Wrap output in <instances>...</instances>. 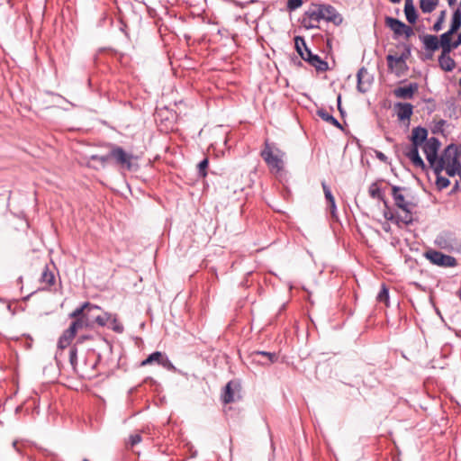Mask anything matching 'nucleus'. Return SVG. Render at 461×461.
Masks as SVG:
<instances>
[{
	"label": "nucleus",
	"instance_id": "nucleus-1",
	"mask_svg": "<svg viewBox=\"0 0 461 461\" xmlns=\"http://www.w3.org/2000/svg\"><path fill=\"white\" fill-rule=\"evenodd\" d=\"M410 140L411 145L407 147L404 152L405 156L411 161L414 167L425 169L426 165L419 154V148L429 140L427 129L421 126L413 128Z\"/></svg>",
	"mask_w": 461,
	"mask_h": 461
},
{
	"label": "nucleus",
	"instance_id": "nucleus-2",
	"mask_svg": "<svg viewBox=\"0 0 461 461\" xmlns=\"http://www.w3.org/2000/svg\"><path fill=\"white\" fill-rule=\"evenodd\" d=\"M260 156L273 173H280L285 167L284 158L285 153L267 139L264 142V148Z\"/></svg>",
	"mask_w": 461,
	"mask_h": 461
},
{
	"label": "nucleus",
	"instance_id": "nucleus-3",
	"mask_svg": "<svg viewBox=\"0 0 461 461\" xmlns=\"http://www.w3.org/2000/svg\"><path fill=\"white\" fill-rule=\"evenodd\" d=\"M405 190V187L396 185L392 186V196L394 201V204L404 212V215L402 216L397 215L396 224L399 227H402V225L407 226L413 222V217L411 210L412 203L405 200V196L403 194V191Z\"/></svg>",
	"mask_w": 461,
	"mask_h": 461
},
{
	"label": "nucleus",
	"instance_id": "nucleus-4",
	"mask_svg": "<svg viewBox=\"0 0 461 461\" xmlns=\"http://www.w3.org/2000/svg\"><path fill=\"white\" fill-rule=\"evenodd\" d=\"M99 312H101V308L99 306L86 302L69 313V318L79 321L82 329L93 328Z\"/></svg>",
	"mask_w": 461,
	"mask_h": 461
},
{
	"label": "nucleus",
	"instance_id": "nucleus-5",
	"mask_svg": "<svg viewBox=\"0 0 461 461\" xmlns=\"http://www.w3.org/2000/svg\"><path fill=\"white\" fill-rule=\"evenodd\" d=\"M295 50L301 58L314 67L318 71L324 72L329 68L328 63L319 55L313 54L306 46L305 41L301 36L294 38Z\"/></svg>",
	"mask_w": 461,
	"mask_h": 461
},
{
	"label": "nucleus",
	"instance_id": "nucleus-6",
	"mask_svg": "<svg viewBox=\"0 0 461 461\" xmlns=\"http://www.w3.org/2000/svg\"><path fill=\"white\" fill-rule=\"evenodd\" d=\"M112 159L122 169L135 171L139 166L137 164L138 157L126 152L122 147L110 144Z\"/></svg>",
	"mask_w": 461,
	"mask_h": 461
},
{
	"label": "nucleus",
	"instance_id": "nucleus-7",
	"mask_svg": "<svg viewBox=\"0 0 461 461\" xmlns=\"http://www.w3.org/2000/svg\"><path fill=\"white\" fill-rule=\"evenodd\" d=\"M100 360L101 356L99 354H95L94 350L88 352L83 361V365L77 368L76 373L85 379L90 380L96 377L97 373L95 369Z\"/></svg>",
	"mask_w": 461,
	"mask_h": 461
},
{
	"label": "nucleus",
	"instance_id": "nucleus-8",
	"mask_svg": "<svg viewBox=\"0 0 461 461\" xmlns=\"http://www.w3.org/2000/svg\"><path fill=\"white\" fill-rule=\"evenodd\" d=\"M435 245L447 251H459L461 249V242L457 240L455 232L450 230L441 231L434 240Z\"/></svg>",
	"mask_w": 461,
	"mask_h": 461
},
{
	"label": "nucleus",
	"instance_id": "nucleus-9",
	"mask_svg": "<svg viewBox=\"0 0 461 461\" xmlns=\"http://www.w3.org/2000/svg\"><path fill=\"white\" fill-rule=\"evenodd\" d=\"M424 257L428 259L432 265L440 267H454L457 266V260L456 258L443 254L440 251L436 249H428L424 252Z\"/></svg>",
	"mask_w": 461,
	"mask_h": 461
},
{
	"label": "nucleus",
	"instance_id": "nucleus-10",
	"mask_svg": "<svg viewBox=\"0 0 461 461\" xmlns=\"http://www.w3.org/2000/svg\"><path fill=\"white\" fill-rule=\"evenodd\" d=\"M323 17V14L320 7H318V4H312L303 14L302 24L306 29L318 28V23Z\"/></svg>",
	"mask_w": 461,
	"mask_h": 461
},
{
	"label": "nucleus",
	"instance_id": "nucleus-11",
	"mask_svg": "<svg viewBox=\"0 0 461 461\" xmlns=\"http://www.w3.org/2000/svg\"><path fill=\"white\" fill-rule=\"evenodd\" d=\"M70 323L69 327L64 330L62 335L59 337L58 341V347L59 348H66L68 347L73 340V339L76 337L78 330H83L80 326V322L77 321L75 319Z\"/></svg>",
	"mask_w": 461,
	"mask_h": 461
},
{
	"label": "nucleus",
	"instance_id": "nucleus-12",
	"mask_svg": "<svg viewBox=\"0 0 461 461\" xmlns=\"http://www.w3.org/2000/svg\"><path fill=\"white\" fill-rule=\"evenodd\" d=\"M454 157H458L457 147L455 144H449L438 158V165L435 168V175L441 174L444 167L451 162Z\"/></svg>",
	"mask_w": 461,
	"mask_h": 461
},
{
	"label": "nucleus",
	"instance_id": "nucleus-13",
	"mask_svg": "<svg viewBox=\"0 0 461 461\" xmlns=\"http://www.w3.org/2000/svg\"><path fill=\"white\" fill-rule=\"evenodd\" d=\"M153 363H157L158 366H161L167 370L175 369V366L168 357L160 351H155L151 353L145 360L141 362V366H148Z\"/></svg>",
	"mask_w": 461,
	"mask_h": 461
},
{
	"label": "nucleus",
	"instance_id": "nucleus-14",
	"mask_svg": "<svg viewBox=\"0 0 461 461\" xmlns=\"http://www.w3.org/2000/svg\"><path fill=\"white\" fill-rule=\"evenodd\" d=\"M357 89L360 93H366L374 81L373 76L368 72L367 68L362 67L358 69L357 74Z\"/></svg>",
	"mask_w": 461,
	"mask_h": 461
},
{
	"label": "nucleus",
	"instance_id": "nucleus-15",
	"mask_svg": "<svg viewBox=\"0 0 461 461\" xmlns=\"http://www.w3.org/2000/svg\"><path fill=\"white\" fill-rule=\"evenodd\" d=\"M252 363L260 366H270L276 362L277 355L276 353L256 350L250 354Z\"/></svg>",
	"mask_w": 461,
	"mask_h": 461
},
{
	"label": "nucleus",
	"instance_id": "nucleus-16",
	"mask_svg": "<svg viewBox=\"0 0 461 461\" xmlns=\"http://www.w3.org/2000/svg\"><path fill=\"white\" fill-rule=\"evenodd\" d=\"M240 389V385L236 381H230L224 387V391L221 394V401L224 404L231 403L240 398L239 395L236 396V392H239Z\"/></svg>",
	"mask_w": 461,
	"mask_h": 461
},
{
	"label": "nucleus",
	"instance_id": "nucleus-17",
	"mask_svg": "<svg viewBox=\"0 0 461 461\" xmlns=\"http://www.w3.org/2000/svg\"><path fill=\"white\" fill-rule=\"evenodd\" d=\"M318 7L321 10L323 14L322 20L327 22H330L335 25H339L343 22L342 16L337 12L336 8L330 5H320L318 4Z\"/></svg>",
	"mask_w": 461,
	"mask_h": 461
},
{
	"label": "nucleus",
	"instance_id": "nucleus-18",
	"mask_svg": "<svg viewBox=\"0 0 461 461\" xmlns=\"http://www.w3.org/2000/svg\"><path fill=\"white\" fill-rule=\"evenodd\" d=\"M40 283L42 285L41 290L51 291L52 286L56 284V276L54 271H51L48 266H45L42 269Z\"/></svg>",
	"mask_w": 461,
	"mask_h": 461
},
{
	"label": "nucleus",
	"instance_id": "nucleus-19",
	"mask_svg": "<svg viewBox=\"0 0 461 461\" xmlns=\"http://www.w3.org/2000/svg\"><path fill=\"white\" fill-rule=\"evenodd\" d=\"M418 90L417 83H410L408 86H400L394 89L393 94L397 98L411 99Z\"/></svg>",
	"mask_w": 461,
	"mask_h": 461
},
{
	"label": "nucleus",
	"instance_id": "nucleus-20",
	"mask_svg": "<svg viewBox=\"0 0 461 461\" xmlns=\"http://www.w3.org/2000/svg\"><path fill=\"white\" fill-rule=\"evenodd\" d=\"M380 182L381 181H376V182L372 183L369 185L368 194L371 198L377 199V200L383 202V203L384 204V207H388V202L385 199L384 191L380 187Z\"/></svg>",
	"mask_w": 461,
	"mask_h": 461
},
{
	"label": "nucleus",
	"instance_id": "nucleus-21",
	"mask_svg": "<svg viewBox=\"0 0 461 461\" xmlns=\"http://www.w3.org/2000/svg\"><path fill=\"white\" fill-rule=\"evenodd\" d=\"M451 51H442L438 57V64L442 70L446 72L452 71L456 67V62L449 55Z\"/></svg>",
	"mask_w": 461,
	"mask_h": 461
},
{
	"label": "nucleus",
	"instance_id": "nucleus-22",
	"mask_svg": "<svg viewBox=\"0 0 461 461\" xmlns=\"http://www.w3.org/2000/svg\"><path fill=\"white\" fill-rule=\"evenodd\" d=\"M400 121L409 120L413 113V106L409 103H398L395 105Z\"/></svg>",
	"mask_w": 461,
	"mask_h": 461
},
{
	"label": "nucleus",
	"instance_id": "nucleus-23",
	"mask_svg": "<svg viewBox=\"0 0 461 461\" xmlns=\"http://www.w3.org/2000/svg\"><path fill=\"white\" fill-rule=\"evenodd\" d=\"M384 22L385 25L393 32L395 36L402 35V30L405 25L403 22L390 16H386Z\"/></svg>",
	"mask_w": 461,
	"mask_h": 461
},
{
	"label": "nucleus",
	"instance_id": "nucleus-24",
	"mask_svg": "<svg viewBox=\"0 0 461 461\" xmlns=\"http://www.w3.org/2000/svg\"><path fill=\"white\" fill-rule=\"evenodd\" d=\"M420 39L425 50L428 51L434 52L440 47L438 39L435 35L426 34L422 36Z\"/></svg>",
	"mask_w": 461,
	"mask_h": 461
},
{
	"label": "nucleus",
	"instance_id": "nucleus-25",
	"mask_svg": "<svg viewBox=\"0 0 461 461\" xmlns=\"http://www.w3.org/2000/svg\"><path fill=\"white\" fill-rule=\"evenodd\" d=\"M404 13L407 21L410 23H415L418 18V14L413 5L412 0H405Z\"/></svg>",
	"mask_w": 461,
	"mask_h": 461
},
{
	"label": "nucleus",
	"instance_id": "nucleus-26",
	"mask_svg": "<svg viewBox=\"0 0 461 461\" xmlns=\"http://www.w3.org/2000/svg\"><path fill=\"white\" fill-rule=\"evenodd\" d=\"M316 114L320 118H321L323 121L327 122L328 123H330L339 129L342 128L340 123L339 122V121L333 115H331L326 109H324V108L318 109L316 112Z\"/></svg>",
	"mask_w": 461,
	"mask_h": 461
},
{
	"label": "nucleus",
	"instance_id": "nucleus-27",
	"mask_svg": "<svg viewBox=\"0 0 461 461\" xmlns=\"http://www.w3.org/2000/svg\"><path fill=\"white\" fill-rule=\"evenodd\" d=\"M440 141L436 137H431L424 143L422 149L424 153L438 154Z\"/></svg>",
	"mask_w": 461,
	"mask_h": 461
},
{
	"label": "nucleus",
	"instance_id": "nucleus-28",
	"mask_svg": "<svg viewBox=\"0 0 461 461\" xmlns=\"http://www.w3.org/2000/svg\"><path fill=\"white\" fill-rule=\"evenodd\" d=\"M454 33H456V32L449 29L447 32L440 35V40L438 41L442 51H451V37Z\"/></svg>",
	"mask_w": 461,
	"mask_h": 461
},
{
	"label": "nucleus",
	"instance_id": "nucleus-29",
	"mask_svg": "<svg viewBox=\"0 0 461 461\" xmlns=\"http://www.w3.org/2000/svg\"><path fill=\"white\" fill-rule=\"evenodd\" d=\"M438 5V0H420V7L424 14H430Z\"/></svg>",
	"mask_w": 461,
	"mask_h": 461
},
{
	"label": "nucleus",
	"instance_id": "nucleus-30",
	"mask_svg": "<svg viewBox=\"0 0 461 461\" xmlns=\"http://www.w3.org/2000/svg\"><path fill=\"white\" fill-rule=\"evenodd\" d=\"M390 297H389V289L387 287V285L384 283L382 284L381 285V290L380 292L378 293L377 296H376V301L378 303H383L385 304V306H389L390 304V301H389Z\"/></svg>",
	"mask_w": 461,
	"mask_h": 461
},
{
	"label": "nucleus",
	"instance_id": "nucleus-31",
	"mask_svg": "<svg viewBox=\"0 0 461 461\" xmlns=\"http://www.w3.org/2000/svg\"><path fill=\"white\" fill-rule=\"evenodd\" d=\"M461 27V10L457 8L452 15L450 30L457 32Z\"/></svg>",
	"mask_w": 461,
	"mask_h": 461
},
{
	"label": "nucleus",
	"instance_id": "nucleus-32",
	"mask_svg": "<svg viewBox=\"0 0 461 461\" xmlns=\"http://www.w3.org/2000/svg\"><path fill=\"white\" fill-rule=\"evenodd\" d=\"M110 318H111V315L108 312H99L95 318V325H98L99 327H104L107 324Z\"/></svg>",
	"mask_w": 461,
	"mask_h": 461
},
{
	"label": "nucleus",
	"instance_id": "nucleus-33",
	"mask_svg": "<svg viewBox=\"0 0 461 461\" xmlns=\"http://www.w3.org/2000/svg\"><path fill=\"white\" fill-rule=\"evenodd\" d=\"M404 59H405L404 55H402L400 57H396V56H393V55H388L386 57L388 68L390 69H393L394 64L403 63L404 62Z\"/></svg>",
	"mask_w": 461,
	"mask_h": 461
},
{
	"label": "nucleus",
	"instance_id": "nucleus-34",
	"mask_svg": "<svg viewBox=\"0 0 461 461\" xmlns=\"http://www.w3.org/2000/svg\"><path fill=\"white\" fill-rule=\"evenodd\" d=\"M446 11L443 10L440 12L436 23H434L433 27H432V30L436 32H439L441 29H442V26H443V23L445 22V19H446Z\"/></svg>",
	"mask_w": 461,
	"mask_h": 461
},
{
	"label": "nucleus",
	"instance_id": "nucleus-35",
	"mask_svg": "<svg viewBox=\"0 0 461 461\" xmlns=\"http://www.w3.org/2000/svg\"><path fill=\"white\" fill-rule=\"evenodd\" d=\"M91 160L99 162L102 166H104L109 160L112 159L111 151L106 155H92Z\"/></svg>",
	"mask_w": 461,
	"mask_h": 461
},
{
	"label": "nucleus",
	"instance_id": "nucleus-36",
	"mask_svg": "<svg viewBox=\"0 0 461 461\" xmlns=\"http://www.w3.org/2000/svg\"><path fill=\"white\" fill-rule=\"evenodd\" d=\"M436 185L438 190H443L450 185V181L447 177L442 176L440 174L436 175Z\"/></svg>",
	"mask_w": 461,
	"mask_h": 461
},
{
	"label": "nucleus",
	"instance_id": "nucleus-37",
	"mask_svg": "<svg viewBox=\"0 0 461 461\" xmlns=\"http://www.w3.org/2000/svg\"><path fill=\"white\" fill-rule=\"evenodd\" d=\"M77 349L74 346L69 350V362H70L75 372H77V370L78 368V366L77 365Z\"/></svg>",
	"mask_w": 461,
	"mask_h": 461
},
{
	"label": "nucleus",
	"instance_id": "nucleus-38",
	"mask_svg": "<svg viewBox=\"0 0 461 461\" xmlns=\"http://www.w3.org/2000/svg\"><path fill=\"white\" fill-rule=\"evenodd\" d=\"M209 165V160L207 158H203L199 164H198V175L202 177H205L207 176V167Z\"/></svg>",
	"mask_w": 461,
	"mask_h": 461
},
{
	"label": "nucleus",
	"instance_id": "nucleus-39",
	"mask_svg": "<svg viewBox=\"0 0 461 461\" xmlns=\"http://www.w3.org/2000/svg\"><path fill=\"white\" fill-rule=\"evenodd\" d=\"M142 440V437L140 433L131 434L129 437V440L127 442V447H133L135 445L140 443Z\"/></svg>",
	"mask_w": 461,
	"mask_h": 461
},
{
	"label": "nucleus",
	"instance_id": "nucleus-40",
	"mask_svg": "<svg viewBox=\"0 0 461 461\" xmlns=\"http://www.w3.org/2000/svg\"><path fill=\"white\" fill-rule=\"evenodd\" d=\"M321 187L323 189V193H324V195H325V198H326L328 203L334 202L335 198L331 193V190L324 181L321 182Z\"/></svg>",
	"mask_w": 461,
	"mask_h": 461
},
{
	"label": "nucleus",
	"instance_id": "nucleus-41",
	"mask_svg": "<svg viewBox=\"0 0 461 461\" xmlns=\"http://www.w3.org/2000/svg\"><path fill=\"white\" fill-rule=\"evenodd\" d=\"M425 155H426V158H427L428 162L429 163L430 167L435 172V168L437 167L438 160V154L425 153Z\"/></svg>",
	"mask_w": 461,
	"mask_h": 461
},
{
	"label": "nucleus",
	"instance_id": "nucleus-42",
	"mask_svg": "<svg viewBox=\"0 0 461 461\" xmlns=\"http://www.w3.org/2000/svg\"><path fill=\"white\" fill-rule=\"evenodd\" d=\"M303 5V0H287V9L294 11Z\"/></svg>",
	"mask_w": 461,
	"mask_h": 461
},
{
	"label": "nucleus",
	"instance_id": "nucleus-43",
	"mask_svg": "<svg viewBox=\"0 0 461 461\" xmlns=\"http://www.w3.org/2000/svg\"><path fill=\"white\" fill-rule=\"evenodd\" d=\"M384 219H386L387 221H393L395 224H396V219H397V215H394L389 209V206L388 207H385V210L384 212Z\"/></svg>",
	"mask_w": 461,
	"mask_h": 461
},
{
	"label": "nucleus",
	"instance_id": "nucleus-44",
	"mask_svg": "<svg viewBox=\"0 0 461 461\" xmlns=\"http://www.w3.org/2000/svg\"><path fill=\"white\" fill-rule=\"evenodd\" d=\"M12 448L15 452V454H16V456L18 457H21L23 456V451H22L21 447L19 446V441L18 440H14L13 442Z\"/></svg>",
	"mask_w": 461,
	"mask_h": 461
},
{
	"label": "nucleus",
	"instance_id": "nucleus-45",
	"mask_svg": "<svg viewBox=\"0 0 461 461\" xmlns=\"http://www.w3.org/2000/svg\"><path fill=\"white\" fill-rule=\"evenodd\" d=\"M329 208H330V211L331 217L334 218V219H337L338 218V214H337V206H336L335 201L330 203H329Z\"/></svg>",
	"mask_w": 461,
	"mask_h": 461
},
{
	"label": "nucleus",
	"instance_id": "nucleus-46",
	"mask_svg": "<svg viewBox=\"0 0 461 461\" xmlns=\"http://www.w3.org/2000/svg\"><path fill=\"white\" fill-rule=\"evenodd\" d=\"M444 169L446 170L447 174L449 176H454L458 174L459 170L456 169L455 167H450V166H446L444 167Z\"/></svg>",
	"mask_w": 461,
	"mask_h": 461
},
{
	"label": "nucleus",
	"instance_id": "nucleus-47",
	"mask_svg": "<svg viewBox=\"0 0 461 461\" xmlns=\"http://www.w3.org/2000/svg\"><path fill=\"white\" fill-rule=\"evenodd\" d=\"M447 166L453 167L457 170H461V163L458 160V157H454V158Z\"/></svg>",
	"mask_w": 461,
	"mask_h": 461
},
{
	"label": "nucleus",
	"instance_id": "nucleus-48",
	"mask_svg": "<svg viewBox=\"0 0 461 461\" xmlns=\"http://www.w3.org/2000/svg\"><path fill=\"white\" fill-rule=\"evenodd\" d=\"M413 30L411 26H408V25H404V28L402 30V35H405V37L408 39L410 38L411 35H413Z\"/></svg>",
	"mask_w": 461,
	"mask_h": 461
},
{
	"label": "nucleus",
	"instance_id": "nucleus-49",
	"mask_svg": "<svg viewBox=\"0 0 461 461\" xmlns=\"http://www.w3.org/2000/svg\"><path fill=\"white\" fill-rule=\"evenodd\" d=\"M459 45H461V32L458 34L456 40L452 41L451 50L456 49Z\"/></svg>",
	"mask_w": 461,
	"mask_h": 461
},
{
	"label": "nucleus",
	"instance_id": "nucleus-50",
	"mask_svg": "<svg viewBox=\"0 0 461 461\" xmlns=\"http://www.w3.org/2000/svg\"><path fill=\"white\" fill-rule=\"evenodd\" d=\"M375 156L382 162L387 161V157L381 151H375Z\"/></svg>",
	"mask_w": 461,
	"mask_h": 461
},
{
	"label": "nucleus",
	"instance_id": "nucleus-51",
	"mask_svg": "<svg viewBox=\"0 0 461 461\" xmlns=\"http://www.w3.org/2000/svg\"><path fill=\"white\" fill-rule=\"evenodd\" d=\"M337 101H338V109H339L341 116H343L344 115V111H343V109L341 107V96L340 95L338 96V100Z\"/></svg>",
	"mask_w": 461,
	"mask_h": 461
},
{
	"label": "nucleus",
	"instance_id": "nucleus-52",
	"mask_svg": "<svg viewBox=\"0 0 461 461\" xmlns=\"http://www.w3.org/2000/svg\"><path fill=\"white\" fill-rule=\"evenodd\" d=\"M113 330H115L116 332H122L123 331V327L120 324H115L113 327Z\"/></svg>",
	"mask_w": 461,
	"mask_h": 461
},
{
	"label": "nucleus",
	"instance_id": "nucleus-53",
	"mask_svg": "<svg viewBox=\"0 0 461 461\" xmlns=\"http://www.w3.org/2000/svg\"><path fill=\"white\" fill-rule=\"evenodd\" d=\"M92 337L91 336H81L77 339V343H82L84 340L86 339H90Z\"/></svg>",
	"mask_w": 461,
	"mask_h": 461
},
{
	"label": "nucleus",
	"instance_id": "nucleus-54",
	"mask_svg": "<svg viewBox=\"0 0 461 461\" xmlns=\"http://www.w3.org/2000/svg\"><path fill=\"white\" fill-rule=\"evenodd\" d=\"M383 229L384 231L388 232L390 230V225L388 223L384 224Z\"/></svg>",
	"mask_w": 461,
	"mask_h": 461
},
{
	"label": "nucleus",
	"instance_id": "nucleus-55",
	"mask_svg": "<svg viewBox=\"0 0 461 461\" xmlns=\"http://www.w3.org/2000/svg\"><path fill=\"white\" fill-rule=\"evenodd\" d=\"M447 1L450 6L454 5L456 2V0H447Z\"/></svg>",
	"mask_w": 461,
	"mask_h": 461
},
{
	"label": "nucleus",
	"instance_id": "nucleus-56",
	"mask_svg": "<svg viewBox=\"0 0 461 461\" xmlns=\"http://www.w3.org/2000/svg\"><path fill=\"white\" fill-rule=\"evenodd\" d=\"M445 122H445L444 120H440V121L438 122V126H443V125L445 124Z\"/></svg>",
	"mask_w": 461,
	"mask_h": 461
},
{
	"label": "nucleus",
	"instance_id": "nucleus-57",
	"mask_svg": "<svg viewBox=\"0 0 461 461\" xmlns=\"http://www.w3.org/2000/svg\"><path fill=\"white\" fill-rule=\"evenodd\" d=\"M390 1H391L392 3H393V4H398V3H400V2H401V0H390Z\"/></svg>",
	"mask_w": 461,
	"mask_h": 461
},
{
	"label": "nucleus",
	"instance_id": "nucleus-58",
	"mask_svg": "<svg viewBox=\"0 0 461 461\" xmlns=\"http://www.w3.org/2000/svg\"><path fill=\"white\" fill-rule=\"evenodd\" d=\"M458 186H459V185H458V182L456 181V184H455L454 189H457Z\"/></svg>",
	"mask_w": 461,
	"mask_h": 461
}]
</instances>
